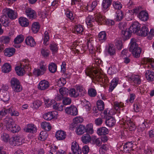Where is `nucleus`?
<instances>
[{"label": "nucleus", "mask_w": 154, "mask_h": 154, "mask_svg": "<svg viewBox=\"0 0 154 154\" xmlns=\"http://www.w3.org/2000/svg\"><path fill=\"white\" fill-rule=\"evenodd\" d=\"M105 20V17L100 14H95L94 16H88L86 18V22L87 25L90 27L93 26V23L96 21L98 24L101 25Z\"/></svg>", "instance_id": "obj_1"}, {"label": "nucleus", "mask_w": 154, "mask_h": 154, "mask_svg": "<svg viewBox=\"0 0 154 154\" xmlns=\"http://www.w3.org/2000/svg\"><path fill=\"white\" fill-rule=\"evenodd\" d=\"M4 122L6 125L7 129L13 133L17 132L20 130L19 126L15 124L14 121L11 118H6Z\"/></svg>", "instance_id": "obj_2"}, {"label": "nucleus", "mask_w": 154, "mask_h": 154, "mask_svg": "<svg viewBox=\"0 0 154 154\" xmlns=\"http://www.w3.org/2000/svg\"><path fill=\"white\" fill-rule=\"evenodd\" d=\"M129 51H131L133 55L136 58L139 57L141 52L140 49L138 47V45L136 43L135 38L131 39Z\"/></svg>", "instance_id": "obj_3"}, {"label": "nucleus", "mask_w": 154, "mask_h": 154, "mask_svg": "<svg viewBox=\"0 0 154 154\" xmlns=\"http://www.w3.org/2000/svg\"><path fill=\"white\" fill-rule=\"evenodd\" d=\"M11 86L13 90L16 92L21 91L22 90V87L20 85V81L15 78H12L10 81Z\"/></svg>", "instance_id": "obj_4"}, {"label": "nucleus", "mask_w": 154, "mask_h": 154, "mask_svg": "<svg viewBox=\"0 0 154 154\" xmlns=\"http://www.w3.org/2000/svg\"><path fill=\"white\" fill-rule=\"evenodd\" d=\"M3 14L8 16L11 19H15L17 17V12L9 8H5L3 10Z\"/></svg>", "instance_id": "obj_5"}, {"label": "nucleus", "mask_w": 154, "mask_h": 154, "mask_svg": "<svg viewBox=\"0 0 154 154\" xmlns=\"http://www.w3.org/2000/svg\"><path fill=\"white\" fill-rule=\"evenodd\" d=\"M85 73L87 76H89L92 79L95 80L96 78V77L99 74V72L95 69L89 67L86 68L85 70Z\"/></svg>", "instance_id": "obj_6"}, {"label": "nucleus", "mask_w": 154, "mask_h": 154, "mask_svg": "<svg viewBox=\"0 0 154 154\" xmlns=\"http://www.w3.org/2000/svg\"><path fill=\"white\" fill-rule=\"evenodd\" d=\"M40 69H35L33 72V74L37 76L43 75L45 72L46 67L45 65L41 63L39 65Z\"/></svg>", "instance_id": "obj_7"}, {"label": "nucleus", "mask_w": 154, "mask_h": 154, "mask_svg": "<svg viewBox=\"0 0 154 154\" xmlns=\"http://www.w3.org/2000/svg\"><path fill=\"white\" fill-rule=\"evenodd\" d=\"M22 139L17 136L12 137L9 141L10 144L14 146H19L22 144Z\"/></svg>", "instance_id": "obj_8"}, {"label": "nucleus", "mask_w": 154, "mask_h": 154, "mask_svg": "<svg viewBox=\"0 0 154 154\" xmlns=\"http://www.w3.org/2000/svg\"><path fill=\"white\" fill-rule=\"evenodd\" d=\"M65 111L67 114L73 116L77 115L78 113L77 108L75 106L72 105L66 107L65 109Z\"/></svg>", "instance_id": "obj_9"}, {"label": "nucleus", "mask_w": 154, "mask_h": 154, "mask_svg": "<svg viewBox=\"0 0 154 154\" xmlns=\"http://www.w3.org/2000/svg\"><path fill=\"white\" fill-rule=\"evenodd\" d=\"M71 149L74 154H81L82 152L81 149L79 148V144L75 141L72 143Z\"/></svg>", "instance_id": "obj_10"}, {"label": "nucleus", "mask_w": 154, "mask_h": 154, "mask_svg": "<svg viewBox=\"0 0 154 154\" xmlns=\"http://www.w3.org/2000/svg\"><path fill=\"white\" fill-rule=\"evenodd\" d=\"M49 83L48 81L44 80L40 82L38 86V88L40 90H45L49 88Z\"/></svg>", "instance_id": "obj_11"}, {"label": "nucleus", "mask_w": 154, "mask_h": 154, "mask_svg": "<svg viewBox=\"0 0 154 154\" xmlns=\"http://www.w3.org/2000/svg\"><path fill=\"white\" fill-rule=\"evenodd\" d=\"M25 12L27 17L30 19H34L36 17V13L35 11L31 8H27Z\"/></svg>", "instance_id": "obj_12"}, {"label": "nucleus", "mask_w": 154, "mask_h": 154, "mask_svg": "<svg viewBox=\"0 0 154 154\" xmlns=\"http://www.w3.org/2000/svg\"><path fill=\"white\" fill-rule=\"evenodd\" d=\"M55 136L58 140H63L66 137V133L62 130H58L56 132Z\"/></svg>", "instance_id": "obj_13"}, {"label": "nucleus", "mask_w": 154, "mask_h": 154, "mask_svg": "<svg viewBox=\"0 0 154 154\" xmlns=\"http://www.w3.org/2000/svg\"><path fill=\"white\" fill-rule=\"evenodd\" d=\"M140 24L137 22H134L130 27V30L134 33L138 32L140 28Z\"/></svg>", "instance_id": "obj_14"}, {"label": "nucleus", "mask_w": 154, "mask_h": 154, "mask_svg": "<svg viewBox=\"0 0 154 154\" xmlns=\"http://www.w3.org/2000/svg\"><path fill=\"white\" fill-rule=\"evenodd\" d=\"M133 147L132 143L131 142H127L123 146V151L125 152L129 153L133 150Z\"/></svg>", "instance_id": "obj_15"}, {"label": "nucleus", "mask_w": 154, "mask_h": 154, "mask_svg": "<svg viewBox=\"0 0 154 154\" xmlns=\"http://www.w3.org/2000/svg\"><path fill=\"white\" fill-rule=\"evenodd\" d=\"M57 114V112L56 111L50 112L45 114L43 117L45 119L50 120L55 117V115Z\"/></svg>", "instance_id": "obj_16"}, {"label": "nucleus", "mask_w": 154, "mask_h": 154, "mask_svg": "<svg viewBox=\"0 0 154 154\" xmlns=\"http://www.w3.org/2000/svg\"><path fill=\"white\" fill-rule=\"evenodd\" d=\"M95 80L100 82H102L105 84L109 82L108 78L106 76H105L102 75L98 74L97 76L96 77Z\"/></svg>", "instance_id": "obj_17"}, {"label": "nucleus", "mask_w": 154, "mask_h": 154, "mask_svg": "<svg viewBox=\"0 0 154 154\" xmlns=\"http://www.w3.org/2000/svg\"><path fill=\"white\" fill-rule=\"evenodd\" d=\"M138 17L141 20L145 21L149 19L148 14L145 11H142L139 14Z\"/></svg>", "instance_id": "obj_18"}, {"label": "nucleus", "mask_w": 154, "mask_h": 154, "mask_svg": "<svg viewBox=\"0 0 154 154\" xmlns=\"http://www.w3.org/2000/svg\"><path fill=\"white\" fill-rule=\"evenodd\" d=\"M145 76L148 81L151 82L154 81V72L152 71H146Z\"/></svg>", "instance_id": "obj_19"}, {"label": "nucleus", "mask_w": 154, "mask_h": 154, "mask_svg": "<svg viewBox=\"0 0 154 154\" xmlns=\"http://www.w3.org/2000/svg\"><path fill=\"white\" fill-rule=\"evenodd\" d=\"M4 51V54L6 56L10 57L14 54L15 50L14 48H6Z\"/></svg>", "instance_id": "obj_20"}, {"label": "nucleus", "mask_w": 154, "mask_h": 154, "mask_svg": "<svg viewBox=\"0 0 154 154\" xmlns=\"http://www.w3.org/2000/svg\"><path fill=\"white\" fill-rule=\"evenodd\" d=\"M148 32L149 30L148 28L144 26L141 27V29L137 32V34L139 35L145 36L148 35Z\"/></svg>", "instance_id": "obj_21"}, {"label": "nucleus", "mask_w": 154, "mask_h": 154, "mask_svg": "<svg viewBox=\"0 0 154 154\" xmlns=\"http://www.w3.org/2000/svg\"><path fill=\"white\" fill-rule=\"evenodd\" d=\"M125 125L128 128L129 130L131 131H134L136 129V126L135 124L132 122L130 120L125 121L124 122Z\"/></svg>", "instance_id": "obj_22"}, {"label": "nucleus", "mask_w": 154, "mask_h": 154, "mask_svg": "<svg viewBox=\"0 0 154 154\" xmlns=\"http://www.w3.org/2000/svg\"><path fill=\"white\" fill-rule=\"evenodd\" d=\"M11 39L10 36H2L0 37V42L3 45L6 46L9 43Z\"/></svg>", "instance_id": "obj_23"}, {"label": "nucleus", "mask_w": 154, "mask_h": 154, "mask_svg": "<svg viewBox=\"0 0 154 154\" xmlns=\"http://www.w3.org/2000/svg\"><path fill=\"white\" fill-rule=\"evenodd\" d=\"M86 132L85 126L80 125L76 128V132L79 135H81Z\"/></svg>", "instance_id": "obj_24"}, {"label": "nucleus", "mask_w": 154, "mask_h": 154, "mask_svg": "<svg viewBox=\"0 0 154 154\" xmlns=\"http://www.w3.org/2000/svg\"><path fill=\"white\" fill-rule=\"evenodd\" d=\"M26 44L31 47H34L36 43L34 38L31 36H28L25 40Z\"/></svg>", "instance_id": "obj_25"}, {"label": "nucleus", "mask_w": 154, "mask_h": 154, "mask_svg": "<svg viewBox=\"0 0 154 154\" xmlns=\"http://www.w3.org/2000/svg\"><path fill=\"white\" fill-rule=\"evenodd\" d=\"M109 130L105 127L100 128L98 129L97 133L99 135H106L108 134Z\"/></svg>", "instance_id": "obj_26"}, {"label": "nucleus", "mask_w": 154, "mask_h": 154, "mask_svg": "<svg viewBox=\"0 0 154 154\" xmlns=\"http://www.w3.org/2000/svg\"><path fill=\"white\" fill-rule=\"evenodd\" d=\"M116 122L115 119L113 117H110L106 120L105 123L107 126L112 127L115 125Z\"/></svg>", "instance_id": "obj_27"}, {"label": "nucleus", "mask_w": 154, "mask_h": 154, "mask_svg": "<svg viewBox=\"0 0 154 154\" xmlns=\"http://www.w3.org/2000/svg\"><path fill=\"white\" fill-rule=\"evenodd\" d=\"M19 21L20 25L26 27L29 24L28 19L23 17H20L19 19Z\"/></svg>", "instance_id": "obj_28"}, {"label": "nucleus", "mask_w": 154, "mask_h": 154, "mask_svg": "<svg viewBox=\"0 0 154 154\" xmlns=\"http://www.w3.org/2000/svg\"><path fill=\"white\" fill-rule=\"evenodd\" d=\"M119 82L118 78H114L111 81L110 87H109V91L112 92L115 88L116 86Z\"/></svg>", "instance_id": "obj_29"}, {"label": "nucleus", "mask_w": 154, "mask_h": 154, "mask_svg": "<svg viewBox=\"0 0 154 154\" xmlns=\"http://www.w3.org/2000/svg\"><path fill=\"white\" fill-rule=\"evenodd\" d=\"M11 70V66L8 63H5L2 66V72L6 73L9 72Z\"/></svg>", "instance_id": "obj_30"}, {"label": "nucleus", "mask_w": 154, "mask_h": 154, "mask_svg": "<svg viewBox=\"0 0 154 154\" xmlns=\"http://www.w3.org/2000/svg\"><path fill=\"white\" fill-rule=\"evenodd\" d=\"M91 139L90 135L88 134H86L82 136L81 139L83 143L87 144L91 141Z\"/></svg>", "instance_id": "obj_31"}, {"label": "nucleus", "mask_w": 154, "mask_h": 154, "mask_svg": "<svg viewBox=\"0 0 154 154\" xmlns=\"http://www.w3.org/2000/svg\"><path fill=\"white\" fill-rule=\"evenodd\" d=\"M69 95L72 97H76L79 96V93L74 88L70 89L69 90Z\"/></svg>", "instance_id": "obj_32"}, {"label": "nucleus", "mask_w": 154, "mask_h": 154, "mask_svg": "<svg viewBox=\"0 0 154 154\" xmlns=\"http://www.w3.org/2000/svg\"><path fill=\"white\" fill-rule=\"evenodd\" d=\"M25 130L26 132L33 133L36 131V128L33 125L29 124L28 125Z\"/></svg>", "instance_id": "obj_33"}, {"label": "nucleus", "mask_w": 154, "mask_h": 154, "mask_svg": "<svg viewBox=\"0 0 154 154\" xmlns=\"http://www.w3.org/2000/svg\"><path fill=\"white\" fill-rule=\"evenodd\" d=\"M40 28V25L37 22H34L32 26V32L35 33H36L38 31Z\"/></svg>", "instance_id": "obj_34"}, {"label": "nucleus", "mask_w": 154, "mask_h": 154, "mask_svg": "<svg viewBox=\"0 0 154 154\" xmlns=\"http://www.w3.org/2000/svg\"><path fill=\"white\" fill-rule=\"evenodd\" d=\"M129 79L132 81L135 84H140L141 83L140 77L138 75H133Z\"/></svg>", "instance_id": "obj_35"}, {"label": "nucleus", "mask_w": 154, "mask_h": 154, "mask_svg": "<svg viewBox=\"0 0 154 154\" xmlns=\"http://www.w3.org/2000/svg\"><path fill=\"white\" fill-rule=\"evenodd\" d=\"M15 70L17 74L19 76L23 75L25 72L23 68L20 66L16 67L15 68Z\"/></svg>", "instance_id": "obj_36"}, {"label": "nucleus", "mask_w": 154, "mask_h": 154, "mask_svg": "<svg viewBox=\"0 0 154 154\" xmlns=\"http://www.w3.org/2000/svg\"><path fill=\"white\" fill-rule=\"evenodd\" d=\"M99 40L101 42H104L106 39V34L104 31L100 32L98 35Z\"/></svg>", "instance_id": "obj_37"}, {"label": "nucleus", "mask_w": 154, "mask_h": 154, "mask_svg": "<svg viewBox=\"0 0 154 154\" xmlns=\"http://www.w3.org/2000/svg\"><path fill=\"white\" fill-rule=\"evenodd\" d=\"M108 52L110 55H113L116 54V50L114 46L112 44L109 45L108 49Z\"/></svg>", "instance_id": "obj_38"}, {"label": "nucleus", "mask_w": 154, "mask_h": 154, "mask_svg": "<svg viewBox=\"0 0 154 154\" xmlns=\"http://www.w3.org/2000/svg\"><path fill=\"white\" fill-rule=\"evenodd\" d=\"M112 3V0H103L102 4L104 10L109 8Z\"/></svg>", "instance_id": "obj_39"}, {"label": "nucleus", "mask_w": 154, "mask_h": 154, "mask_svg": "<svg viewBox=\"0 0 154 154\" xmlns=\"http://www.w3.org/2000/svg\"><path fill=\"white\" fill-rule=\"evenodd\" d=\"M41 126L42 128L46 131H49L51 129V126L50 123L46 122H43L42 123Z\"/></svg>", "instance_id": "obj_40"}, {"label": "nucleus", "mask_w": 154, "mask_h": 154, "mask_svg": "<svg viewBox=\"0 0 154 154\" xmlns=\"http://www.w3.org/2000/svg\"><path fill=\"white\" fill-rule=\"evenodd\" d=\"M116 18L115 19L116 20L118 21L121 20L123 17V12L120 10H118L116 11Z\"/></svg>", "instance_id": "obj_41"}, {"label": "nucleus", "mask_w": 154, "mask_h": 154, "mask_svg": "<svg viewBox=\"0 0 154 154\" xmlns=\"http://www.w3.org/2000/svg\"><path fill=\"white\" fill-rule=\"evenodd\" d=\"M132 32L129 28L126 29L125 31H122V33L126 39H128L131 37Z\"/></svg>", "instance_id": "obj_42"}, {"label": "nucleus", "mask_w": 154, "mask_h": 154, "mask_svg": "<svg viewBox=\"0 0 154 154\" xmlns=\"http://www.w3.org/2000/svg\"><path fill=\"white\" fill-rule=\"evenodd\" d=\"M114 103V108L116 111H118L124 106L123 103L122 102H116Z\"/></svg>", "instance_id": "obj_43"}, {"label": "nucleus", "mask_w": 154, "mask_h": 154, "mask_svg": "<svg viewBox=\"0 0 154 154\" xmlns=\"http://www.w3.org/2000/svg\"><path fill=\"white\" fill-rule=\"evenodd\" d=\"M86 132L90 134H92L94 133L93 129V125L91 124H88L85 128Z\"/></svg>", "instance_id": "obj_44"}, {"label": "nucleus", "mask_w": 154, "mask_h": 154, "mask_svg": "<svg viewBox=\"0 0 154 154\" xmlns=\"http://www.w3.org/2000/svg\"><path fill=\"white\" fill-rule=\"evenodd\" d=\"M97 106L98 109L100 111L103 110L104 108V102L101 100H98L97 102Z\"/></svg>", "instance_id": "obj_45"}, {"label": "nucleus", "mask_w": 154, "mask_h": 154, "mask_svg": "<svg viewBox=\"0 0 154 154\" xmlns=\"http://www.w3.org/2000/svg\"><path fill=\"white\" fill-rule=\"evenodd\" d=\"M48 136V135L45 131H41L39 136V140L43 141L45 140L46 139Z\"/></svg>", "instance_id": "obj_46"}, {"label": "nucleus", "mask_w": 154, "mask_h": 154, "mask_svg": "<svg viewBox=\"0 0 154 154\" xmlns=\"http://www.w3.org/2000/svg\"><path fill=\"white\" fill-rule=\"evenodd\" d=\"M57 66L54 63H51L49 65L48 69L49 71L52 73L55 72L57 70Z\"/></svg>", "instance_id": "obj_47"}, {"label": "nucleus", "mask_w": 154, "mask_h": 154, "mask_svg": "<svg viewBox=\"0 0 154 154\" xmlns=\"http://www.w3.org/2000/svg\"><path fill=\"white\" fill-rule=\"evenodd\" d=\"M63 105L60 103H56L53 105V107L54 109H57L60 111L63 110Z\"/></svg>", "instance_id": "obj_48"}, {"label": "nucleus", "mask_w": 154, "mask_h": 154, "mask_svg": "<svg viewBox=\"0 0 154 154\" xmlns=\"http://www.w3.org/2000/svg\"><path fill=\"white\" fill-rule=\"evenodd\" d=\"M76 91L79 93V96H83L86 94L85 90L82 86H78L77 87Z\"/></svg>", "instance_id": "obj_49"}, {"label": "nucleus", "mask_w": 154, "mask_h": 154, "mask_svg": "<svg viewBox=\"0 0 154 154\" xmlns=\"http://www.w3.org/2000/svg\"><path fill=\"white\" fill-rule=\"evenodd\" d=\"M88 94L91 97H94L96 96L97 92L95 89L91 88L88 90Z\"/></svg>", "instance_id": "obj_50"}, {"label": "nucleus", "mask_w": 154, "mask_h": 154, "mask_svg": "<svg viewBox=\"0 0 154 154\" xmlns=\"http://www.w3.org/2000/svg\"><path fill=\"white\" fill-rule=\"evenodd\" d=\"M24 40L23 35H19L17 36L14 40V42L15 44H19L22 42Z\"/></svg>", "instance_id": "obj_51"}, {"label": "nucleus", "mask_w": 154, "mask_h": 154, "mask_svg": "<svg viewBox=\"0 0 154 154\" xmlns=\"http://www.w3.org/2000/svg\"><path fill=\"white\" fill-rule=\"evenodd\" d=\"M0 21L2 24H4V26H7L8 23V19L7 18L6 15H4L2 16L0 19Z\"/></svg>", "instance_id": "obj_52"}, {"label": "nucleus", "mask_w": 154, "mask_h": 154, "mask_svg": "<svg viewBox=\"0 0 154 154\" xmlns=\"http://www.w3.org/2000/svg\"><path fill=\"white\" fill-rule=\"evenodd\" d=\"M59 91L60 94L63 96L67 95L69 92L68 89L64 87L60 88Z\"/></svg>", "instance_id": "obj_53"}, {"label": "nucleus", "mask_w": 154, "mask_h": 154, "mask_svg": "<svg viewBox=\"0 0 154 154\" xmlns=\"http://www.w3.org/2000/svg\"><path fill=\"white\" fill-rule=\"evenodd\" d=\"M74 29L78 33L81 34L83 31V28L81 25H77L75 26Z\"/></svg>", "instance_id": "obj_54"}, {"label": "nucleus", "mask_w": 154, "mask_h": 154, "mask_svg": "<svg viewBox=\"0 0 154 154\" xmlns=\"http://www.w3.org/2000/svg\"><path fill=\"white\" fill-rule=\"evenodd\" d=\"M66 83V81L65 79L61 78L59 79L57 82V85L59 87L63 86Z\"/></svg>", "instance_id": "obj_55"}, {"label": "nucleus", "mask_w": 154, "mask_h": 154, "mask_svg": "<svg viewBox=\"0 0 154 154\" xmlns=\"http://www.w3.org/2000/svg\"><path fill=\"white\" fill-rule=\"evenodd\" d=\"M113 5L115 8L119 10L122 8V5L119 2H114Z\"/></svg>", "instance_id": "obj_56"}, {"label": "nucleus", "mask_w": 154, "mask_h": 154, "mask_svg": "<svg viewBox=\"0 0 154 154\" xmlns=\"http://www.w3.org/2000/svg\"><path fill=\"white\" fill-rule=\"evenodd\" d=\"M71 102V99L68 97H64L63 98V103L64 105L70 104Z\"/></svg>", "instance_id": "obj_57"}, {"label": "nucleus", "mask_w": 154, "mask_h": 154, "mask_svg": "<svg viewBox=\"0 0 154 154\" xmlns=\"http://www.w3.org/2000/svg\"><path fill=\"white\" fill-rule=\"evenodd\" d=\"M2 139L4 142H7L9 140V135L5 133H4L1 136Z\"/></svg>", "instance_id": "obj_58"}, {"label": "nucleus", "mask_w": 154, "mask_h": 154, "mask_svg": "<svg viewBox=\"0 0 154 154\" xmlns=\"http://www.w3.org/2000/svg\"><path fill=\"white\" fill-rule=\"evenodd\" d=\"M134 110L136 112H139L140 110L141 106L139 103H136L134 104Z\"/></svg>", "instance_id": "obj_59"}, {"label": "nucleus", "mask_w": 154, "mask_h": 154, "mask_svg": "<svg viewBox=\"0 0 154 154\" xmlns=\"http://www.w3.org/2000/svg\"><path fill=\"white\" fill-rule=\"evenodd\" d=\"M41 102L39 100H36L33 103V107L35 109L38 108L41 106Z\"/></svg>", "instance_id": "obj_60"}, {"label": "nucleus", "mask_w": 154, "mask_h": 154, "mask_svg": "<svg viewBox=\"0 0 154 154\" xmlns=\"http://www.w3.org/2000/svg\"><path fill=\"white\" fill-rule=\"evenodd\" d=\"M87 47L90 51V53H93L95 50V48H94L91 43L90 42H88Z\"/></svg>", "instance_id": "obj_61"}, {"label": "nucleus", "mask_w": 154, "mask_h": 154, "mask_svg": "<svg viewBox=\"0 0 154 154\" xmlns=\"http://www.w3.org/2000/svg\"><path fill=\"white\" fill-rule=\"evenodd\" d=\"M41 54L44 57H47L48 56L49 54V51L46 49H42L41 51Z\"/></svg>", "instance_id": "obj_62"}, {"label": "nucleus", "mask_w": 154, "mask_h": 154, "mask_svg": "<svg viewBox=\"0 0 154 154\" xmlns=\"http://www.w3.org/2000/svg\"><path fill=\"white\" fill-rule=\"evenodd\" d=\"M50 47L51 50L53 53L56 52L58 50L57 45L54 43H53L51 44Z\"/></svg>", "instance_id": "obj_63"}, {"label": "nucleus", "mask_w": 154, "mask_h": 154, "mask_svg": "<svg viewBox=\"0 0 154 154\" xmlns=\"http://www.w3.org/2000/svg\"><path fill=\"white\" fill-rule=\"evenodd\" d=\"M66 14L67 17L72 21L74 19V17L72 12L69 10H67L66 12Z\"/></svg>", "instance_id": "obj_64"}]
</instances>
